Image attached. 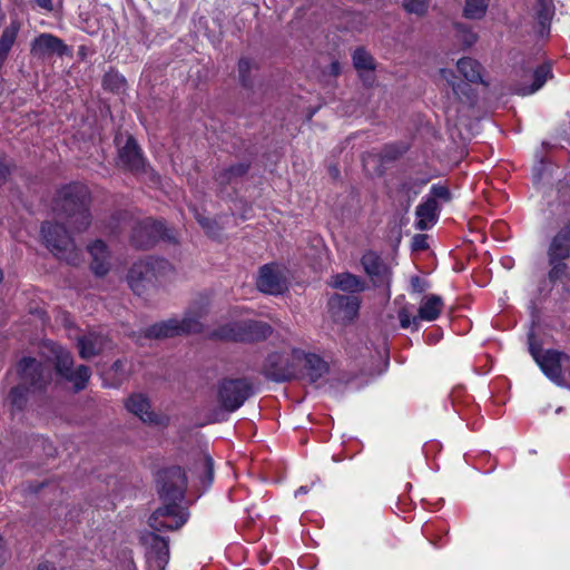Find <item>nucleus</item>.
Wrapping results in <instances>:
<instances>
[{"label":"nucleus","instance_id":"obj_36","mask_svg":"<svg viewBox=\"0 0 570 570\" xmlns=\"http://www.w3.org/2000/svg\"><path fill=\"white\" fill-rule=\"evenodd\" d=\"M489 1L490 0H465L463 16L471 20L482 19L487 13Z\"/></svg>","mask_w":570,"mask_h":570},{"label":"nucleus","instance_id":"obj_35","mask_svg":"<svg viewBox=\"0 0 570 570\" xmlns=\"http://www.w3.org/2000/svg\"><path fill=\"white\" fill-rule=\"evenodd\" d=\"M567 259L559 258H548V264L550 269L548 272V279L551 284H557L558 282H562L569 276V266L566 262Z\"/></svg>","mask_w":570,"mask_h":570},{"label":"nucleus","instance_id":"obj_25","mask_svg":"<svg viewBox=\"0 0 570 570\" xmlns=\"http://www.w3.org/2000/svg\"><path fill=\"white\" fill-rule=\"evenodd\" d=\"M273 333L272 326L263 321H244V343H255L266 340Z\"/></svg>","mask_w":570,"mask_h":570},{"label":"nucleus","instance_id":"obj_20","mask_svg":"<svg viewBox=\"0 0 570 570\" xmlns=\"http://www.w3.org/2000/svg\"><path fill=\"white\" fill-rule=\"evenodd\" d=\"M439 205L434 198H426L415 209L416 222L415 228L419 230H426L431 228L439 217Z\"/></svg>","mask_w":570,"mask_h":570},{"label":"nucleus","instance_id":"obj_26","mask_svg":"<svg viewBox=\"0 0 570 570\" xmlns=\"http://www.w3.org/2000/svg\"><path fill=\"white\" fill-rule=\"evenodd\" d=\"M304 361L305 375L311 383L317 382L328 372V364L316 354H304Z\"/></svg>","mask_w":570,"mask_h":570},{"label":"nucleus","instance_id":"obj_9","mask_svg":"<svg viewBox=\"0 0 570 570\" xmlns=\"http://www.w3.org/2000/svg\"><path fill=\"white\" fill-rule=\"evenodd\" d=\"M55 368L63 380L72 384L76 392L86 387L91 375L89 367L86 365L73 368L71 354L62 348L56 351Z\"/></svg>","mask_w":570,"mask_h":570},{"label":"nucleus","instance_id":"obj_53","mask_svg":"<svg viewBox=\"0 0 570 570\" xmlns=\"http://www.w3.org/2000/svg\"><path fill=\"white\" fill-rule=\"evenodd\" d=\"M126 216H127V213H119V214H118V219H120L121 217H124V218H125Z\"/></svg>","mask_w":570,"mask_h":570},{"label":"nucleus","instance_id":"obj_34","mask_svg":"<svg viewBox=\"0 0 570 570\" xmlns=\"http://www.w3.org/2000/svg\"><path fill=\"white\" fill-rule=\"evenodd\" d=\"M353 66L362 76L365 71H374L376 68L373 56L364 48H357L352 56Z\"/></svg>","mask_w":570,"mask_h":570},{"label":"nucleus","instance_id":"obj_10","mask_svg":"<svg viewBox=\"0 0 570 570\" xmlns=\"http://www.w3.org/2000/svg\"><path fill=\"white\" fill-rule=\"evenodd\" d=\"M360 303L354 295L334 294L327 302L328 313L335 322H352L358 314Z\"/></svg>","mask_w":570,"mask_h":570},{"label":"nucleus","instance_id":"obj_3","mask_svg":"<svg viewBox=\"0 0 570 570\" xmlns=\"http://www.w3.org/2000/svg\"><path fill=\"white\" fill-rule=\"evenodd\" d=\"M20 383L8 394V403L14 411H22L29 392H42L50 384L52 375L49 365L33 357H23L18 363Z\"/></svg>","mask_w":570,"mask_h":570},{"label":"nucleus","instance_id":"obj_21","mask_svg":"<svg viewBox=\"0 0 570 570\" xmlns=\"http://www.w3.org/2000/svg\"><path fill=\"white\" fill-rule=\"evenodd\" d=\"M548 258L568 259L570 257V225H566L551 238Z\"/></svg>","mask_w":570,"mask_h":570},{"label":"nucleus","instance_id":"obj_29","mask_svg":"<svg viewBox=\"0 0 570 570\" xmlns=\"http://www.w3.org/2000/svg\"><path fill=\"white\" fill-rule=\"evenodd\" d=\"M552 76L551 67L549 65H541L533 71V82L531 86H520L517 88V94L521 96L532 95L543 87L547 80Z\"/></svg>","mask_w":570,"mask_h":570},{"label":"nucleus","instance_id":"obj_7","mask_svg":"<svg viewBox=\"0 0 570 570\" xmlns=\"http://www.w3.org/2000/svg\"><path fill=\"white\" fill-rule=\"evenodd\" d=\"M253 385L247 379H227L218 386V401L228 412L238 410L253 395Z\"/></svg>","mask_w":570,"mask_h":570},{"label":"nucleus","instance_id":"obj_45","mask_svg":"<svg viewBox=\"0 0 570 570\" xmlns=\"http://www.w3.org/2000/svg\"><path fill=\"white\" fill-rule=\"evenodd\" d=\"M429 247L426 235L424 234H416L412 238V248L414 250H424Z\"/></svg>","mask_w":570,"mask_h":570},{"label":"nucleus","instance_id":"obj_11","mask_svg":"<svg viewBox=\"0 0 570 570\" xmlns=\"http://www.w3.org/2000/svg\"><path fill=\"white\" fill-rule=\"evenodd\" d=\"M263 374L274 382H286L295 377L296 371L287 356L274 352L267 355Z\"/></svg>","mask_w":570,"mask_h":570},{"label":"nucleus","instance_id":"obj_43","mask_svg":"<svg viewBox=\"0 0 570 570\" xmlns=\"http://www.w3.org/2000/svg\"><path fill=\"white\" fill-rule=\"evenodd\" d=\"M399 320H400V326L402 328H409V327L413 326V330L417 331L419 317L417 316L411 317L410 313L405 308L400 309Z\"/></svg>","mask_w":570,"mask_h":570},{"label":"nucleus","instance_id":"obj_16","mask_svg":"<svg viewBox=\"0 0 570 570\" xmlns=\"http://www.w3.org/2000/svg\"><path fill=\"white\" fill-rule=\"evenodd\" d=\"M144 544L148 549V554L155 559L158 568L165 569L169 561L168 540L155 532H148L141 537Z\"/></svg>","mask_w":570,"mask_h":570},{"label":"nucleus","instance_id":"obj_31","mask_svg":"<svg viewBox=\"0 0 570 570\" xmlns=\"http://www.w3.org/2000/svg\"><path fill=\"white\" fill-rule=\"evenodd\" d=\"M195 469L199 472L200 483L205 488L210 487L214 480V461L210 455L205 453L198 454L195 461Z\"/></svg>","mask_w":570,"mask_h":570},{"label":"nucleus","instance_id":"obj_23","mask_svg":"<svg viewBox=\"0 0 570 570\" xmlns=\"http://www.w3.org/2000/svg\"><path fill=\"white\" fill-rule=\"evenodd\" d=\"M213 340L244 343V321L228 322L213 330L209 334Z\"/></svg>","mask_w":570,"mask_h":570},{"label":"nucleus","instance_id":"obj_17","mask_svg":"<svg viewBox=\"0 0 570 570\" xmlns=\"http://www.w3.org/2000/svg\"><path fill=\"white\" fill-rule=\"evenodd\" d=\"M249 168V163L240 161L216 171L214 180L218 186L219 193H223L227 186L237 184L248 173Z\"/></svg>","mask_w":570,"mask_h":570},{"label":"nucleus","instance_id":"obj_40","mask_svg":"<svg viewBox=\"0 0 570 570\" xmlns=\"http://www.w3.org/2000/svg\"><path fill=\"white\" fill-rule=\"evenodd\" d=\"M430 0H403V8L406 12L424 16L428 12Z\"/></svg>","mask_w":570,"mask_h":570},{"label":"nucleus","instance_id":"obj_37","mask_svg":"<svg viewBox=\"0 0 570 570\" xmlns=\"http://www.w3.org/2000/svg\"><path fill=\"white\" fill-rule=\"evenodd\" d=\"M257 66L248 58H242L238 61V75L242 85L245 88H252L254 86V80L250 76L253 69H256Z\"/></svg>","mask_w":570,"mask_h":570},{"label":"nucleus","instance_id":"obj_13","mask_svg":"<svg viewBox=\"0 0 570 570\" xmlns=\"http://www.w3.org/2000/svg\"><path fill=\"white\" fill-rule=\"evenodd\" d=\"M30 52L39 58L53 55L62 57L68 53V47L60 38L51 33H41L31 42Z\"/></svg>","mask_w":570,"mask_h":570},{"label":"nucleus","instance_id":"obj_41","mask_svg":"<svg viewBox=\"0 0 570 570\" xmlns=\"http://www.w3.org/2000/svg\"><path fill=\"white\" fill-rule=\"evenodd\" d=\"M455 29L458 31V36H459L460 40L462 41V43L465 47H471L472 45H474L476 42V40H478L476 33L473 32L472 30H470L464 24L456 23Z\"/></svg>","mask_w":570,"mask_h":570},{"label":"nucleus","instance_id":"obj_18","mask_svg":"<svg viewBox=\"0 0 570 570\" xmlns=\"http://www.w3.org/2000/svg\"><path fill=\"white\" fill-rule=\"evenodd\" d=\"M562 353L548 350L546 351L540 358H538L537 364L540 366L541 371L549 377L552 382L558 385H562V372H561V357Z\"/></svg>","mask_w":570,"mask_h":570},{"label":"nucleus","instance_id":"obj_15","mask_svg":"<svg viewBox=\"0 0 570 570\" xmlns=\"http://www.w3.org/2000/svg\"><path fill=\"white\" fill-rule=\"evenodd\" d=\"M119 165L130 171L139 173L145 169V159L134 137L129 136L126 144L118 150Z\"/></svg>","mask_w":570,"mask_h":570},{"label":"nucleus","instance_id":"obj_39","mask_svg":"<svg viewBox=\"0 0 570 570\" xmlns=\"http://www.w3.org/2000/svg\"><path fill=\"white\" fill-rule=\"evenodd\" d=\"M194 217L208 236L216 237L219 235L220 227L215 219L205 216L197 209H194Z\"/></svg>","mask_w":570,"mask_h":570},{"label":"nucleus","instance_id":"obj_33","mask_svg":"<svg viewBox=\"0 0 570 570\" xmlns=\"http://www.w3.org/2000/svg\"><path fill=\"white\" fill-rule=\"evenodd\" d=\"M440 73L443 79H445L451 86L453 94L462 99V97H465L468 100H472L474 97L473 90L471 86L468 82L464 81H455L456 78L454 72L450 69H441Z\"/></svg>","mask_w":570,"mask_h":570},{"label":"nucleus","instance_id":"obj_51","mask_svg":"<svg viewBox=\"0 0 570 570\" xmlns=\"http://www.w3.org/2000/svg\"><path fill=\"white\" fill-rule=\"evenodd\" d=\"M38 570H56V567L52 563L46 562L39 564Z\"/></svg>","mask_w":570,"mask_h":570},{"label":"nucleus","instance_id":"obj_54","mask_svg":"<svg viewBox=\"0 0 570 570\" xmlns=\"http://www.w3.org/2000/svg\"><path fill=\"white\" fill-rule=\"evenodd\" d=\"M2 278H3V272H2V269L0 268V281H2Z\"/></svg>","mask_w":570,"mask_h":570},{"label":"nucleus","instance_id":"obj_32","mask_svg":"<svg viewBox=\"0 0 570 570\" xmlns=\"http://www.w3.org/2000/svg\"><path fill=\"white\" fill-rule=\"evenodd\" d=\"M459 72L468 82H483L481 65L472 58H461L456 63Z\"/></svg>","mask_w":570,"mask_h":570},{"label":"nucleus","instance_id":"obj_49","mask_svg":"<svg viewBox=\"0 0 570 570\" xmlns=\"http://www.w3.org/2000/svg\"><path fill=\"white\" fill-rule=\"evenodd\" d=\"M36 3L47 10V11H51L53 9V4H52V1L51 0H35Z\"/></svg>","mask_w":570,"mask_h":570},{"label":"nucleus","instance_id":"obj_50","mask_svg":"<svg viewBox=\"0 0 570 570\" xmlns=\"http://www.w3.org/2000/svg\"><path fill=\"white\" fill-rule=\"evenodd\" d=\"M331 71L333 75H338L340 71H341V67H340V63L337 61H333L331 63Z\"/></svg>","mask_w":570,"mask_h":570},{"label":"nucleus","instance_id":"obj_52","mask_svg":"<svg viewBox=\"0 0 570 570\" xmlns=\"http://www.w3.org/2000/svg\"><path fill=\"white\" fill-rule=\"evenodd\" d=\"M307 493V490L305 487H299L296 492H295V495H298V494H305Z\"/></svg>","mask_w":570,"mask_h":570},{"label":"nucleus","instance_id":"obj_8","mask_svg":"<svg viewBox=\"0 0 570 570\" xmlns=\"http://www.w3.org/2000/svg\"><path fill=\"white\" fill-rule=\"evenodd\" d=\"M159 239H173L163 222L145 218L131 226L130 243L136 248H149Z\"/></svg>","mask_w":570,"mask_h":570},{"label":"nucleus","instance_id":"obj_28","mask_svg":"<svg viewBox=\"0 0 570 570\" xmlns=\"http://www.w3.org/2000/svg\"><path fill=\"white\" fill-rule=\"evenodd\" d=\"M104 345V337L96 333H89L78 340L80 356L86 360L99 354L102 351Z\"/></svg>","mask_w":570,"mask_h":570},{"label":"nucleus","instance_id":"obj_5","mask_svg":"<svg viewBox=\"0 0 570 570\" xmlns=\"http://www.w3.org/2000/svg\"><path fill=\"white\" fill-rule=\"evenodd\" d=\"M169 268L166 259L147 257L136 262L129 269L127 282L132 292L142 295L145 291L155 286L161 273Z\"/></svg>","mask_w":570,"mask_h":570},{"label":"nucleus","instance_id":"obj_27","mask_svg":"<svg viewBox=\"0 0 570 570\" xmlns=\"http://www.w3.org/2000/svg\"><path fill=\"white\" fill-rule=\"evenodd\" d=\"M333 288L348 293H357L364 291L365 286L362 279L351 273H338L334 275L328 283Z\"/></svg>","mask_w":570,"mask_h":570},{"label":"nucleus","instance_id":"obj_2","mask_svg":"<svg viewBox=\"0 0 570 570\" xmlns=\"http://www.w3.org/2000/svg\"><path fill=\"white\" fill-rule=\"evenodd\" d=\"M90 194L83 184L72 183L58 190L52 205L56 216L76 232L86 230L91 224Z\"/></svg>","mask_w":570,"mask_h":570},{"label":"nucleus","instance_id":"obj_6","mask_svg":"<svg viewBox=\"0 0 570 570\" xmlns=\"http://www.w3.org/2000/svg\"><path fill=\"white\" fill-rule=\"evenodd\" d=\"M202 308L197 313L187 312L183 320L169 318L150 325L144 331L146 338H167L181 334H191L202 332L203 325L200 317Z\"/></svg>","mask_w":570,"mask_h":570},{"label":"nucleus","instance_id":"obj_1","mask_svg":"<svg viewBox=\"0 0 570 570\" xmlns=\"http://www.w3.org/2000/svg\"><path fill=\"white\" fill-rule=\"evenodd\" d=\"M186 488L187 476L180 466L173 465L159 471L157 489L164 505L149 518L148 523L154 531H174L186 523L188 514L179 505L185 497Z\"/></svg>","mask_w":570,"mask_h":570},{"label":"nucleus","instance_id":"obj_42","mask_svg":"<svg viewBox=\"0 0 570 570\" xmlns=\"http://www.w3.org/2000/svg\"><path fill=\"white\" fill-rule=\"evenodd\" d=\"M431 198H434V200L440 199L444 203H448L451 200V193L450 189L445 185L441 184H434L431 186L430 189Z\"/></svg>","mask_w":570,"mask_h":570},{"label":"nucleus","instance_id":"obj_46","mask_svg":"<svg viewBox=\"0 0 570 570\" xmlns=\"http://www.w3.org/2000/svg\"><path fill=\"white\" fill-rule=\"evenodd\" d=\"M411 288L414 293H423L428 288V283L419 276L411 278Z\"/></svg>","mask_w":570,"mask_h":570},{"label":"nucleus","instance_id":"obj_22","mask_svg":"<svg viewBox=\"0 0 570 570\" xmlns=\"http://www.w3.org/2000/svg\"><path fill=\"white\" fill-rule=\"evenodd\" d=\"M88 252L92 257L91 269L97 276H104L110 268L109 252L107 245L97 239L88 246Z\"/></svg>","mask_w":570,"mask_h":570},{"label":"nucleus","instance_id":"obj_19","mask_svg":"<svg viewBox=\"0 0 570 570\" xmlns=\"http://www.w3.org/2000/svg\"><path fill=\"white\" fill-rule=\"evenodd\" d=\"M126 409L145 423L160 422L159 416L150 410L148 399L141 393L130 395L126 402Z\"/></svg>","mask_w":570,"mask_h":570},{"label":"nucleus","instance_id":"obj_44","mask_svg":"<svg viewBox=\"0 0 570 570\" xmlns=\"http://www.w3.org/2000/svg\"><path fill=\"white\" fill-rule=\"evenodd\" d=\"M558 199L564 205H570V184L568 181H559Z\"/></svg>","mask_w":570,"mask_h":570},{"label":"nucleus","instance_id":"obj_30","mask_svg":"<svg viewBox=\"0 0 570 570\" xmlns=\"http://www.w3.org/2000/svg\"><path fill=\"white\" fill-rule=\"evenodd\" d=\"M554 13L553 6L547 0H537L535 3V19L540 27V36L548 35L550 31V23Z\"/></svg>","mask_w":570,"mask_h":570},{"label":"nucleus","instance_id":"obj_38","mask_svg":"<svg viewBox=\"0 0 570 570\" xmlns=\"http://www.w3.org/2000/svg\"><path fill=\"white\" fill-rule=\"evenodd\" d=\"M102 86L105 89L109 91L119 92L125 89L126 79L117 71L111 70L105 73L102 79Z\"/></svg>","mask_w":570,"mask_h":570},{"label":"nucleus","instance_id":"obj_12","mask_svg":"<svg viewBox=\"0 0 570 570\" xmlns=\"http://www.w3.org/2000/svg\"><path fill=\"white\" fill-rule=\"evenodd\" d=\"M256 286L269 295L282 294L287 287L285 278L274 264H266L259 268Z\"/></svg>","mask_w":570,"mask_h":570},{"label":"nucleus","instance_id":"obj_4","mask_svg":"<svg viewBox=\"0 0 570 570\" xmlns=\"http://www.w3.org/2000/svg\"><path fill=\"white\" fill-rule=\"evenodd\" d=\"M41 236L46 247L58 258L69 265L77 266L81 262L80 249L67 229L51 222H45L41 226Z\"/></svg>","mask_w":570,"mask_h":570},{"label":"nucleus","instance_id":"obj_24","mask_svg":"<svg viewBox=\"0 0 570 570\" xmlns=\"http://www.w3.org/2000/svg\"><path fill=\"white\" fill-rule=\"evenodd\" d=\"M443 306L441 296L435 294L426 295L421 301L416 316L419 321L433 322L440 316Z\"/></svg>","mask_w":570,"mask_h":570},{"label":"nucleus","instance_id":"obj_14","mask_svg":"<svg viewBox=\"0 0 570 570\" xmlns=\"http://www.w3.org/2000/svg\"><path fill=\"white\" fill-rule=\"evenodd\" d=\"M361 263L374 286H383L390 284V268L376 253H365L362 256Z\"/></svg>","mask_w":570,"mask_h":570},{"label":"nucleus","instance_id":"obj_47","mask_svg":"<svg viewBox=\"0 0 570 570\" xmlns=\"http://www.w3.org/2000/svg\"><path fill=\"white\" fill-rule=\"evenodd\" d=\"M529 340H530V342H529L530 354L532 355L534 361L538 362V358H540L542 356V353L540 352L539 346H537V344L534 342H532V335H530Z\"/></svg>","mask_w":570,"mask_h":570},{"label":"nucleus","instance_id":"obj_48","mask_svg":"<svg viewBox=\"0 0 570 570\" xmlns=\"http://www.w3.org/2000/svg\"><path fill=\"white\" fill-rule=\"evenodd\" d=\"M8 173V167L0 157V186L6 181Z\"/></svg>","mask_w":570,"mask_h":570}]
</instances>
